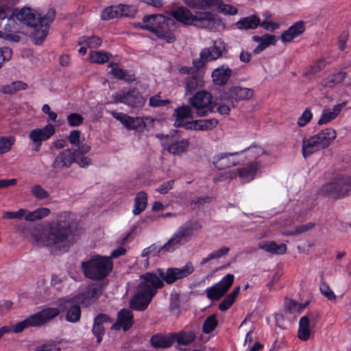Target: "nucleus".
Returning a JSON list of instances; mask_svg holds the SVG:
<instances>
[{"label":"nucleus","instance_id":"4d7b16f0","mask_svg":"<svg viewBox=\"0 0 351 351\" xmlns=\"http://www.w3.org/2000/svg\"><path fill=\"white\" fill-rule=\"evenodd\" d=\"M312 119V113L310 109L306 108L298 119V125L300 127L306 125Z\"/></svg>","mask_w":351,"mask_h":351},{"label":"nucleus","instance_id":"603ef678","mask_svg":"<svg viewBox=\"0 0 351 351\" xmlns=\"http://www.w3.org/2000/svg\"><path fill=\"white\" fill-rule=\"evenodd\" d=\"M12 137H2L0 138V154H5L10 151L13 144Z\"/></svg>","mask_w":351,"mask_h":351},{"label":"nucleus","instance_id":"ea45409f","mask_svg":"<svg viewBox=\"0 0 351 351\" xmlns=\"http://www.w3.org/2000/svg\"><path fill=\"white\" fill-rule=\"evenodd\" d=\"M259 24L260 19L256 16L252 15L241 19L236 25L239 29H253Z\"/></svg>","mask_w":351,"mask_h":351},{"label":"nucleus","instance_id":"09e8293b","mask_svg":"<svg viewBox=\"0 0 351 351\" xmlns=\"http://www.w3.org/2000/svg\"><path fill=\"white\" fill-rule=\"evenodd\" d=\"M218 322L215 315L208 316L204 321L202 326V330L206 334L213 332L217 327Z\"/></svg>","mask_w":351,"mask_h":351},{"label":"nucleus","instance_id":"5701e85b","mask_svg":"<svg viewBox=\"0 0 351 351\" xmlns=\"http://www.w3.org/2000/svg\"><path fill=\"white\" fill-rule=\"evenodd\" d=\"M55 132V126L52 124H47L43 128H37L30 131L29 138L32 143H42L43 141L50 138Z\"/></svg>","mask_w":351,"mask_h":351},{"label":"nucleus","instance_id":"864d4df0","mask_svg":"<svg viewBox=\"0 0 351 351\" xmlns=\"http://www.w3.org/2000/svg\"><path fill=\"white\" fill-rule=\"evenodd\" d=\"M84 121L82 116L78 113H71L67 117V121L69 125L77 127L80 125Z\"/></svg>","mask_w":351,"mask_h":351},{"label":"nucleus","instance_id":"473e14b6","mask_svg":"<svg viewBox=\"0 0 351 351\" xmlns=\"http://www.w3.org/2000/svg\"><path fill=\"white\" fill-rule=\"evenodd\" d=\"M107 322H110V318L104 314H100L95 318L92 330L93 333L97 337V343H100L102 340V337L104 334V324Z\"/></svg>","mask_w":351,"mask_h":351},{"label":"nucleus","instance_id":"1a4fd4ad","mask_svg":"<svg viewBox=\"0 0 351 351\" xmlns=\"http://www.w3.org/2000/svg\"><path fill=\"white\" fill-rule=\"evenodd\" d=\"M322 191L324 194L334 198L343 197L351 191V177H337L333 181L324 184Z\"/></svg>","mask_w":351,"mask_h":351},{"label":"nucleus","instance_id":"f3484780","mask_svg":"<svg viewBox=\"0 0 351 351\" xmlns=\"http://www.w3.org/2000/svg\"><path fill=\"white\" fill-rule=\"evenodd\" d=\"M225 49V45L222 40H215L212 47L204 49L201 51L200 59L202 61L199 60L198 62L194 61L193 64L196 67L199 68L203 65V61H211L220 58Z\"/></svg>","mask_w":351,"mask_h":351},{"label":"nucleus","instance_id":"f03ea898","mask_svg":"<svg viewBox=\"0 0 351 351\" xmlns=\"http://www.w3.org/2000/svg\"><path fill=\"white\" fill-rule=\"evenodd\" d=\"M193 271V264L187 263L181 268L171 267L168 268L166 271L158 269L157 274L145 273L140 276L141 282L138 290L154 298L158 290L163 287V281L169 285L172 284L176 280L191 274Z\"/></svg>","mask_w":351,"mask_h":351},{"label":"nucleus","instance_id":"de8ad7c7","mask_svg":"<svg viewBox=\"0 0 351 351\" xmlns=\"http://www.w3.org/2000/svg\"><path fill=\"white\" fill-rule=\"evenodd\" d=\"M32 195L37 199H46L49 197V193L40 184H34L31 188Z\"/></svg>","mask_w":351,"mask_h":351},{"label":"nucleus","instance_id":"dca6fc26","mask_svg":"<svg viewBox=\"0 0 351 351\" xmlns=\"http://www.w3.org/2000/svg\"><path fill=\"white\" fill-rule=\"evenodd\" d=\"M234 278L233 274H228L217 284L207 288L206 290L207 298L212 300H219L230 288L234 282Z\"/></svg>","mask_w":351,"mask_h":351},{"label":"nucleus","instance_id":"393cba45","mask_svg":"<svg viewBox=\"0 0 351 351\" xmlns=\"http://www.w3.org/2000/svg\"><path fill=\"white\" fill-rule=\"evenodd\" d=\"M133 324V313L132 311L123 308L119 311L117 321L112 326V328L114 330L123 328L124 331H127L132 327Z\"/></svg>","mask_w":351,"mask_h":351},{"label":"nucleus","instance_id":"6e6552de","mask_svg":"<svg viewBox=\"0 0 351 351\" xmlns=\"http://www.w3.org/2000/svg\"><path fill=\"white\" fill-rule=\"evenodd\" d=\"M10 0H0V28L3 34L19 36V25L15 21Z\"/></svg>","mask_w":351,"mask_h":351},{"label":"nucleus","instance_id":"2eb2a0df","mask_svg":"<svg viewBox=\"0 0 351 351\" xmlns=\"http://www.w3.org/2000/svg\"><path fill=\"white\" fill-rule=\"evenodd\" d=\"M141 28L155 33L158 37H165V31L167 27L166 19L161 14L145 16L143 19Z\"/></svg>","mask_w":351,"mask_h":351},{"label":"nucleus","instance_id":"69168bd1","mask_svg":"<svg viewBox=\"0 0 351 351\" xmlns=\"http://www.w3.org/2000/svg\"><path fill=\"white\" fill-rule=\"evenodd\" d=\"M204 130H210L215 128L218 125V121L216 119H201Z\"/></svg>","mask_w":351,"mask_h":351},{"label":"nucleus","instance_id":"f704fd0d","mask_svg":"<svg viewBox=\"0 0 351 351\" xmlns=\"http://www.w3.org/2000/svg\"><path fill=\"white\" fill-rule=\"evenodd\" d=\"M160 251H165V248H163V245L158 247L155 244H153L144 249L141 253V258L143 260H138V262H141V267L147 269L149 266V257L156 256Z\"/></svg>","mask_w":351,"mask_h":351},{"label":"nucleus","instance_id":"37998d69","mask_svg":"<svg viewBox=\"0 0 351 351\" xmlns=\"http://www.w3.org/2000/svg\"><path fill=\"white\" fill-rule=\"evenodd\" d=\"M240 287H235L233 291L219 304V310L221 311L228 310L234 302L240 292Z\"/></svg>","mask_w":351,"mask_h":351},{"label":"nucleus","instance_id":"ddd939ff","mask_svg":"<svg viewBox=\"0 0 351 351\" xmlns=\"http://www.w3.org/2000/svg\"><path fill=\"white\" fill-rule=\"evenodd\" d=\"M190 104L199 117H204L213 110V97L207 91H199L190 99Z\"/></svg>","mask_w":351,"mask_h":351},{"label":"nucleus","instance_id":"423d86ee","mask_svg":"<svg viewBox=\"0 0 351 351\" xmlns=\"http://www.w3.org/2000/svg\"><path fill=\"white\" fill-rule=\"evenodd\" d=\"M201 226L197 222L188 221L180 226L168 241L163 245L165 252H171L190 241Z\"/></svg>","mask_w":351,"mask_h":351},{"label":"nucleus","instance_id":"b1692460","mask_svg":"<svg viewBox=\"0 0 351 351\" xmlns=\"http://www.w3.org/2000/svg\"><path fill=\"white\" fill-rule=\"evenodd\" d=\"M173 117L175 118V126L187 128L191 122L189 120L193 118L191 108L189 106H180L175 109Z\"/></svg>","mask_w":351,"mask_h":351},{"label":"nucleus","instance_id":"aec40b11","mask_svg":"<svg viewBox=\"0 0 351 351\" xmlns=\"http://www.w3.org/2000/svg\"><path fill=\"white\" fill-rule=\"evenodd\" d=\"M108 112L119 121L128 130H138L144 125L143 119L141 117L134 118L126 114L112 110H109Z\"/></svg>","mask_w":351,"mask_h":351},{"label":"nucleus","instance_id":"39448f33","mask_svg":"<svg viewBox=\"0 0 351 351\" xmlns=\"http://www.w3.org/2000/svg\"><path fill=\"white\" fill-rule=\"evenodd\" d=\"M81 267L86 278L92 280H102L112 271L113 263L107 256L95 254L82 261Z\"/></svg>","mask_w":351,"mask_h":351},{"label":"nucleus","instance_id":"c03bdc74","mask_svg":"<svg viewBox=\"0 0 351 351\" xmlns=\"http://www.w3.org/2000/svg\"><path fill=\"white\" fill-rule=\"evenodd\" d=\"M88 60L95 64H104L110 59L108 53L101 51H91L88 54Z\"/></svg>","mask_w":351,"mask_h":351},{"label":"nucleus","instance_id":"5fc2aeb1","mask_svg":"<svg viewBox=\"0 0 351 351\" xmlns=\"http://www.w3.org/2000/svg\"><path fill=\"white\" fill-rule=\"evenodd\" d=\"M27 210L21 208L16 212L5 211L3 213V218L4 219H21L25 214H26Z\"/></svg>","mask_w":351,"mask_h":351},{"label":"nucleus","instance_id":"49530a36","mask_svg":"<svg viewBox=\"0 0 351 351\" xmlns=\"http://www.w3.org/2000/svg\"><path fill=\"white\" fill-rule=\"evenodd\" d=\"M79 45H86L89 48H97L101 45V40L100 38L93 36H83L78 40Z\"/></svg>","mask_w":351,"mask_h":351},{"label":"nucleus","instance_id":"412c9836","mask_svg":"<svg viewBox=\"0 0 351 351\" xmlns=\"http://www.w3.org/2000/svg\"><path fill=\"white\" fill-rule=\"evenodd\" d=\"M253 90L248 88L240 86H234L229 89L226 93V99H230L232 107L235 106V102L241 100L249 99L253 95Z\"/></svg>","mask_w":351,"mask_h":351},{"label":"nucleus","instance_id":"052dcab7","mask_svg":"<svg viewBox=\"0 0 351 351\" xmlns=\"http://www.w3.org/2000/svg\"><path fill=\"white\" fill-rule=\"evenodd\" d=\"M305 306V304L302 305L291 300L286 303V307L290 313H300Z\"/></svg>","mask_w":351,"mask_h":351},{"label":"nucleus","instance_id":"f8f14e48","mask_svg":"<svg viewBox=\"0 0 351 351\" xmlns=\"http://www.w3.org/2000/svg\"><path fill=\"white\" fill-rule=\"evenodd\" d=\"M113 103H122L132 108H138L145 103V99L136 88L120 90L112 95Z\"/></svg>","mask_w":351,"mask_h":351},{"label":"nucleus","instance_id":"c9c22d12","mask_svg":"<svg viewBox=\"0 0 351 351\" xmlns=\"http://www.w3.org/2000/svg\"><path fill=\"white\" fill-rule=\"evenodd\" d=\"M258 247L270 253L276 254H283L287 252V245L285 243L277 244L274 241H261Z\"/></svg>","mask_w":351,"mask_h":351},{"label":"nucleus","instance_id":"774afa93","mask_svg":"<svg viewBox=\"0 0 351 351\" xmlns=\"http://www.w3.org/2000/svg\"><path fill=\"white\" fill-rule=\"evenodd\" d=\"M35 351H60V348L55 343L50 342L37 348Z\"/></svg>","mask_w":351,"mask_h":351},{"label":"nucleus","instance_id":"7ed1b4c3","mask_svg":"<svg viewBox=\"0 0 351 351\" xmlns=\"http://www.w3.org/2000/svg\"><path fill=\"white\" fill-rule=\"evenodd\" d=\"M12 13L15 18L33 28V38L36 45H40L46 38L50 24L54 19L56 12L51 9L42 16L36 10L27 7L20 10L12 8Z\"/></svg>","mask_w":351,"mask_h":351},{"label":"nucleus","instance_id":"58836bf2","mask_svg":"<svg viewBox=\"0 0 351 351\" xmlns=\"http://www.w3.org/2000/svg\"><path fill=\"white\" fill-rule=\"evenodd\" d=\"M346 77L347 73L346 72L339 71L326 77L323 80L322 85L324 87L332 88L338 84L343 82Z\"/></svg>","mask_w":351,"mask_h":351},{"label":"nucleus","instance_id":"a18cd8bd","mask_svg":"<svg viewBox=\"0 0 351 351\" xmlns=\"http://www.w3.org/2000/svg\"><path fill=\"white\" fill-rule=\"evenodd\" d=\"M109 67L112 69L111 73L115 78L124 80L127 82L134 80L133 75L127 74L123 69L119 68L116 64L112 62L109 64Z\"/></svg>","mask_w":351,"mask_h":351},{"label":"nucleus","instance_id":"9d476101","mask_svg":"<svg viewBox=\"0 0 351 351\" xmlns=\"http://www.w3.org/2000/svg\"><path fill=\"white\" fill-rule=\"evenodd\" d=\"M260 169L261 163L258 161H254L237 171H228L221 177L215 178V180L223 181L228 178L232 179L239 176L242 182H249L254 179Z\"/></svg>","mask_w":351,"mask_h":351},{"label":"nucleus","instance_id":"a211bd4d","mask_svg":"<svg viewBox=\"0 0 351 351\" xmlns=\"http://www.w3.org/2000/svg\"><path fill=\"white\" fill-rule=\"evenodd\" d=\"M77 161L76 152L71 148L60 152L55 157L52 167L57 170H63L70 168L73 163Z\"/></svg>","mask_w":351,"mask_h":351},{"label":"nucleus","instance_id":"0e129e2a","mask_svg":"<svg viewBox=\"0 0 351 351\" xmlns=\"http://www.w3.org/2000/svg\"><path fill=\"white\" fill-rule=\"evenodd\" d=\"M173 180H168L162 183L160 186H158L156 189V191L159 192L161 194H166L173 188Z\"/></svg>","mask_w":351,"mask_h":351},{"label":"nucleus","instance_id":"6e6d98bb","mask_svg":"<svg viewBox=\"0 0 351 351\" xmlns=\"http://www.w3.org/2000/svg\"><path fill=\"white\" fill-rule=\"evenodd\" d=\"M315 224L313 223H308L306 224H303L295 228L294 231H289L285 233V235H296L301 233H304L314 227Z\"/></svg>","mask_w":351,"mask_h":351},{"label":"nucleus","instance_id":"680f3d73","mask_svg":"<svg viewBox=\"0 0 351 351\" xmlns=\"http://www.w3.org/2000/svg\"><path fill=\"white\" fill-rule=\"evenodd\" d=\"M80 134L81 132L77 130L70 132L67 138L72 145L78 146L80 144Z\"/></svg>","mask_w":351,"mask_h":351},{"label":"nucleus","instance_id":"9b49d317","mask_svg":"<svg viewBox=\"0 0 351 351\" xmlns=\"http://www.w3.org/2000/svg\"><path fill=\"white\" fill-rule=\"evenodd\" d=\"M106 286V283L104 282L90 283L83 293L75 298V300L85 306H88L98 300L103 294Z\"/></svg>","mask_w":351,"mask_h":351},{"label":"nucleus","instance_id":"cd10ccee","mask_svg":"<svg viewBox=\"0 0 351 351\" xmlns=\"http://www.w3.org/2000/svg\"><path fill=\"white\" fill-rule=\"evenodd\" d=\"M149 341L152 346L154 348H167L173 343V335L172 333L167 335L157 333L151 337Z\"/></svg>","mask_w":351,"mask_h":351},{"label":"nucleus","instance_id":"20e7f679","mask_svg":"<svg viewBox=\"0 0 351 351\" xmlns=\"http://www.w3.org/2000/svg\"><path fill=\"white\" fill-rule=\"evenodd\" d=\"M171 14L176 21L185 25H194L199 28L214 30L222 25L217 16L208 12H197L193 14L184 7H178L172 10Z\"/></svg>","mask_w":351,"mask_h":351},{"label":"nucleus","instance_id":"0eeeda50","mask_svg":"<svg viewBox=\"0 0 351 351\" xmlns=\"http://www.w3.org/2000/svg\"><path fill=\"white\" fill-rule=\"evenodd\" d=\"M60 314L58 308H46L27 319L16 324L13 326V331L16 333L23 331L25 328L29 326H40L43 324L51 321Z\"/></svg>","mask_w":351,"mask_h":351},{"label":"nucleus","instance_id":"3c124183","mask_svg":"<svg viewBox=\"0 0 351 351\" xmlns=\"http://www.w3.org/2000/svg\"><path fill=\"white\" fill-rule=\"evenodd\" d=\"M118 5V10L120 17L127 16L131 17L134 16L136 10L134 7L128 5L119 4Z\"/></svg>","mask_w":351,"mask_h":351},{"label":"nucleus","instance_id":"13d9d810","mask_svg":"<svg viewBox=\"0 0 351 351\" xmlns=\"http://www.w3.org/2000/svg\"><path fill=\"white\" fill-rule=\"evenodd\" d=\"M12 55V49L9 47H4L0 49V68L4 62L11 59Z\"/></svg>","mask_w":351,"mask_h":351},{"label":"nucleus","instance_id":"4be33fe9","mask_svg":"<svg viewBox=\"0 0 351 351\" xmlns=\"http://www.w3.org/2000/svg\"><path fill=\"white\" fill-rule=\"evenodd\" d=\"M189 145L188 140L181 137L176 131L175 134L171 137L170 142L167 145V150L173 155H180L186 151Z\"/></svg>","mask_w":351,"mask_h":351},{"label":"nucleus","instance_id":"c756f323","mask_svg":"<svg viewBox=\"0 0 351 351\" xmlns=\"http://www.w3.org/2000/svg\"><path fill=\"white\" fill-rule=\"evenodd\" d=\"M346 106V103L338 104L335 105L332 108H326L323 110L321 117L318 121L319 125L326 124L330 121L335 119L340 113L343 108Z\"/></svg>","mask_w":351,"mask_h":351},{"label":"nucleus","instance_id":"4468645a","mask_svg":"<svg viewBox=\"0 0 351 351\" xmlns=\"http://www.w3.org/2000/svg\"><path fill=\"white\" fill-rule=\"evenodd\" d=\"M185 3L193 8L205 9L217 5L219 12L224 14L234 15L237 13V8L229 4H224L220 0H184Z\"/></svg>","mask_w":351,"mask_h":351},{"label":"nucleus","instance_id":"e433bc0d","mask_svg":"<svg viewBox=\"0 0 351 351\" xmlns=\"http://www.w3.org/2000/svg\"><path fill=\"white\" fill-rule=\"evenodd\" d=\"M322 149L314 136L302 141V155L304 158Z\"/></svg>","mask_w":351,"mask_h":351},{"label":"nucleus","instance_id":"8fccbe9b","mask_svg":"<svg viewBox=\"0 0 351 351\" xmlns=\"http://www.w3.org/2000/svg\"><path fill=\"white\" fill-rule=\"evenodd\" d=\"M118 10V5L110 6L106 8L101 14V19L107 21L120 17Z\"/></svg>","mask_w":351,"mask_h":351},{"label":"nucleus","instance_id":"2f4dec72","mask_svg":"<svg viewBox=\"0 0 351 351\" xmlns=\"http://www.w3.org/2000/svg\"><path fill=\"white\" fill-rule=\"evenodd\" d=\"M304 29V23L302 21H298L291 26L287 30L284 32L281 36V39L283 42H290L294 38L302 34Z\"/></svg>","mask_w":351,"mask_h":351},{"label":"nucleus","instance_id":"72a5a7b5","mask_svg":"<svg viewBox=\"0 0 351 351\" xmlns=\"http://www.w3.org/2000/svg\"><path fill=\"white\" fill-rule=\"evenodd\" d=\"M202 77L197 72L185 78V90L186 94H191L196 89L203 86Z\"/></svg>","mask_w":351,"mask_h":351},{"label":"nucleus","instance_id":"bf43d9fd","mask_svg":"<svg viewBox=\"0 0 351 351\" xmlns=\"http://www.w3.org/2000/svg\"><path fill=\"white\" fill-rule=\"evenodd\" d=\"M149 103L152 107H160L169 104L170 101L169 99H161L159 95H155L149 98Z\"/></svg>","mask_w":351,"mask_h":351},{"label":"nucleus","instance_id":"a878e982","mask_svg":"<svg viewBox=\"0 0 351 351\" xmlns=\"http://www.w3.org/2000/svg\"><path fill=\"white\" fill-rule=\"evenodd\" d=\"M234 156V154H219L213 158V163L219 170L230 168L239 164V161L233 158Z\"/></svg>","mask_w":351,"mask_h":351},{"label":"nucleus","instance_id":"c85d7f7f","mask_svg":"<svg viewBox=\"0 0 351 351\" xmlns=\"http://www.w3.org/2000/svg\"><path fill=\"white\" fill-rule=\"evenodd\" d=\"M152 298L150 295L137 290L136 294L131 300L130 306L137 311H143L147 307Z\"/></svg>","mask_w":351,"mask_h":351},{"label":"nucleus","instance_id":"e2e57ef3","mask_svg":"<svg viewBox=\"0 0 351 351\" xmlns=\"http://www.w3.org/2000/svg\"><path fill=\"white\" fill-rule=\"evenodd\" d=\"M325 66V62L324 60L322 59L318 60L317 62H315L313 65L311 66L307 72L306 74H314L319 71H320L322 69H324Z\"/></svg>","mask_w":351,"mask_h":351},{"label":"nucleus","instance_id":"4c0bfd02","mask_svg":"<svg viewBox=\"0 0 351 351\" xmlns=\"http://www.w3.org/2000/svg\"><path fill=\"white\" fill-rule=\"evenodd\" d=\"M67 312L66 319L69 322H77L81 317V308L78 304H74L73 302L69 301L66 304Z\"/></svg>","mask_w":351,"mask_h":351},{"label":"nucleus","instance_id":"79ce46f5","mask_svg":"<svg viewBox=\"0 0 351 351\" xmlns=\"http://www.w3.org/2000/svg\"><path fill=\"white\" fill-rule=\"evenodd\" d=\"M172 335H173V343L176 341L180 345H189L195 339V333L191 331L189 332H172Z\"/></svg>","mask_w":351,"mask_h":351},{"label":"nucleus","instance_id":"338daca9","mask_svg":"<svg viewBox=\"0 0 351 351\" xmlns=\"http://www.w3.org/2000/svg\"><path fill=\"white\" fill-rule=\"evenodd\" d=\"M77 147V148L72 149L76 152V158H77V159L80 158V156H84L90 150V146L86 143L82 145L80 144Z\"/></svg>","mask_w":351,"mask_h":351},{"label":"nucleus","instance_id":"6ab92c4d","mask_svg":"<svg viewBox=\"0 0 351 351\" xmlns=\"http://www.w3.org/2000/svg\"><path fill=\"white\" fill-rule=\"evenodd\" d=\"M319 315L317 313L308 312L305 315L300 317L298 337L301 341H308L312 335L310 329L311 324H315Z\"/></svg>","mask_w":351,"mask_h":351},{"label":"nucleus","instance_id":"a19ab883","mask_svg":"<svg viewBox=\"0 0 351 351\" xmlns=\"http://www.w3.org/2000/svg\"><path fill=\"white\" fill-rule=\"evenodd\" d=\"M147 204V195L145 192L141 191L136 194L134 200V208L132 213L137 215L142 213L146 208Z\"/></svg>","mask_w":351,"mask_h":351},{"label":"nucleus","instance_id":"7c9ffc66","mask_svg":"<svg viewBox=\"0 0 351 351\" xmlns=\"http://www.w3.org/2000/svg\"><path fill=\"white\" fill-rule=\"evenodd\" d=\"M319 146L324 149L336 138V132L332 128H326L314 135Z\"/></svg>","mask_w":351,"mask_h":351},{"label":"nucleus","instance_id":"f257e3e1","mask_svg":"<svg viewBox=\"0 0 351 351\" xmlns=\"http://www.w3.org/2000/svg\"><path fill=\"white\" fill-rule=\"evenodd\" d=\"M73 226V215L63 213L59 215L56 222L51 223L44 229L34 227L30 234L34 241L38 245L65 252L72 236Z\"/></svg>","mask_w":351,"mask_h":351},{"label":"nucleus","instance_id":"bb28decb","mask_svg":"<svg viewBox=\"0 0 351 351\" xmlns=\"http://www.w3.org/2000/svg\"><path fill=\"white\" fill-rule=\"evenodd\" d=\"M232 74L231 69L228 65L223 64L213 70L211 77L215 84L223 86L227 84Z\"/></svg>","mask_w":351,"mask_h":351}]
</instances>
